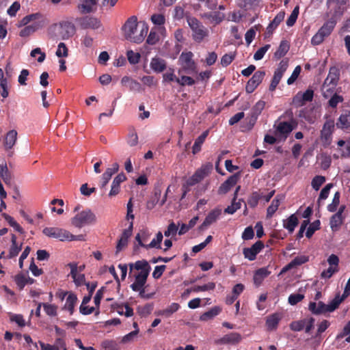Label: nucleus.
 I'll use <instances>...</instances> for the list:
<instances>
[{"instance_id":"nucleus-1","label":"nucleus","mask_w":350,"mask_h":350,"mask_svg":"<svg viewBox=\"0 0 350 350\" xmlns=\"http://www.w3.org/2000/svg\"><path fill=\"white\" fill-rule=\"evenodd\" d=\"M129 267L131 272L133 269L139 271L137 274L135 275V282L130 286L133 291H138L144 287L151 270V267L146 260H137L135 263H130Z\"/></svg>"},{"instance_id":"nucleus-2","label":"nucleus","mask_w":350,"mask_h":350,"mask_svg":"<svg viewBox=\"0 0 350 350\" xmlns=\"http://www.w3.org/2000/svg\"><path fill=\"white\" fill-rule=\"evenodd\" d=\"M339 79V69L335 66L331 67L322 86L323 95L325 98H328L334 92Z\"/></svg>"},{"instance_id":"nucleus-3","label":"nucleus","mask_w":350,"mask_h":350,"mask_svg":"<svg viewBox=\"0 0 350 350\" xmlns=\"http://www.w3.org/2000/svg\"><path fill=\"white\" fill-rule=\"evenodd\" d=\"M97 221L96 215L90 208L79 212L71 219V224L75 227L81 228L88 225H92Z\"/></svg>"},{"instance_id":"nucleus-4","label":"nucleus","mask_w":350,"mask_h":350,"mask_svg":"<svg viewBox=\"0 0 350 350\" xmlns=\"http://www.w3.org/2000/svg\"><path fill=\"white\" fill-rule=\"evenodd\" d=\"M187 23L192 30V36L195 41L200 42L208 36V31L202 23L195 17H187Z\"/></svg>"},{"instance_id":"nucleus-5","label":"nucleus","mask_w":350,"mask_h":350,"mask_svg":"<svg viewBox=\"0 0 350 350\" xmlns=\"http://www.w3.org/2000/svg\"><path fill=\"white\" fill-rule=\"evenodd\" d=\"M334 126V120L331 118L327 119L323 125L320 131V140L325 148L328 147L332 143Z\"/></svg>"},{"instance_id":"nucleus-6","label":"nucleus","mask_w":350,"mask_h":350,"mask_svg":"<svg viewBox=\"0 0 350 350\" xmlns=\"http://www.w3.org/2000/svg\"><path fill=\"white\" fill-rule=\"evenodd\" d=\"M332 3L334 5L330 8L329 11L327 12V16L329 17V20H334L337 23L338 21L340 19L345 11V8L344 7L345 2L340 0L327 1V5L329 7H331Z\"/></svg>"},{"instance_id":"nucleus-7","label":"nucleus","mask_w":350,"mask_h":350,"mask_svg":"<svg viewBox=\"0 0 350 350\" xmlns=\"http://www.w3.org/2000/svg\"><path fill=\"white\" fill-rule=\"evenodd\" d=\"M53 29L56 32L55 37L62 40L69 38L75 32V26L70 22H62L59 25H55Z\"/></svg>"},{"instance_id":"nucleus-8","label":"nucleus","mask_w":350,"mask_h":350,"mask_svg":"<svg viewBox=\"0 0 350 350\" xmlns=\"http://www.w3.org/2000/svg\"><path fill=\"white\" fill-rule=\"evenodd\" d=\"M212 169L213 165L211 163L202 165L200 169L197 170L191 177H189L187 180V185L189 187H192L198 184L210 174Z\"/></svg>"},{"instance_id":"nucleus-9","label":"nucleus","mask_w":350,"mask_h":350,"mask_svg":"<svg viewBox=\"0 0 350 350\" xmlns=\"http://www.w3.org/2000/svg\"><path fill=\"white\" fill-rule=\"evenodd\" d=\"M42 233L49 238L56 239L60 241H67L72 237L69 231L57 227H46L42 230Z\"/></svg>"},{"instance_id":"nucleus-10","label":"nucleus","mask_w":350,"mask_h":350,"mask_svg":"<svg viewBox=\"0 0 350 350\" xmlns=\"http://www.w3.org/2000/svg\"><path fill=\"white\" fill-rule=\"evenodd\" d=\"M137 18L135 16H131L122 27L124 37L131 42H134L135 36L137 33Z\"/></svg>"},{"instance_id":"nucleus-11","label":"nucleus","mask_w":350,"mask_h":350,"mask_svg":"<svg viewBox=\"0 0 350 350\" xmlns=\"http://www.w3.org/2000/svg\"><path fill=\"white\" fill-rule=\"evenodd\" d=\"M296 126L297 123L294 121L291 122H280L275 127V137L283 138V139L285 140Z\"/></svg>"},{"instance_id":"nucleus-12","label":"nucleus","mask_w":350,"mask_h":350,"mask_svg":"<svg viewBox=\"0 0 350 350\" xmlns=\"http://www.w3.org/2000/svg\"><path fill=\"white\" fill-rule=\"evenodd\" d=\"M242 339V336L239 333L230 332L220 338L216 339L214 342L217 345H237L241 342Z\"/></svg>"},{"instance_id":"nucleus-13","label":"nucleus","mask_w":350,"mask_h":350,"mask_svg":"<svg viewBox=\"0 0 350 350\" xmlns=\"http://www.w3.org/2000/svg\"><path fill=\"white\" fill-rule=\"evenodd\" d=\"M264 247V243L262 241H258L250 247H245L243 250V254L249 260H254L256 258L257 254L261 252Z\"/></svg>"},{"instance_id":"nucleus-14","label":"nucleus","mask_w":350,"mask_h":350,"mask_svg":"<svg viewBox=\"0 0 350 350\" xmlns=\"http://www.w3.org/2000/svg\"><path fill=\"white\" fill-rule=\"evenodd\" d=\"M193 55L191 52L182 53L179 61L181 62L182 68L187 74L191 73L196 69V64L192 59Z\"/></svg>"},{"instance_id":"nucleus-15","label":"nucleus","mask_w":350,"mask_h":350,"mask_svg":"<svg viewBox=\"0 0 350 350\" xmlns=\"http://www.w3.org/2000/svg\"><path fill=\"white\" fill-rule=\"evenodd\" d=\"M265 76V71L258 70L255 72L252 77L247 81L245 87V91L250 94L252 93L262 81Z\"/></svg>"},{"instance_id":"nucleus-16","label":"nucleus","mask_w":350,"mask_h":350,"mask_svg":"<svg viewBox=\"0 0 350 350\" xmlns=\"http://www.w3.org/2000/svg\"><path fill=\"white\" fill-rule=\"evenodd\" d=\"M133 229V224L130 221L129 226L126 229H124L118 240L116 245V254L122 251L128 245L129 237L132 235Z\"/></svg>"},{"instance_id":"nucleus-17","label":"nucleus","mask_w":350,"mask_h":350,"mask_svg":"<svg viewBox=\"0 0 350 350\" xmlns=\"http://www.w3.org/2000/svg\"><path fill=\"white\" fill-rule=\"evenodd\" d=\"M240 173H236L230 176L219 187V194H226L233 187L240 179Z\"/></svg>"},{"instance_id":"nucleus-18","label":"nucleus","mask_w":350,"mask_h":350,"mask_svg":"<svg viewBox=\"0 0 350 350\" xmlns=\"http://www.w3.org/2000/svg\"><path fill=\"white\" fill-rule=\"evenodd\" d=\"M221 208H215L211 211L206 217L203 223L199 226L200 230H204L210 225L215 223L221 215Z\"/></svg>"},{"instance_id":"nucleus-19","label":"nucleus","mask_w":350,"mask_h":350,"mask_svg":"<svg viewBox=\"0 0 350 350\" xmlns=\"http://www.w3.org/2000/svg\"><path fill=\"white\" fill-rule=\"evenodd\" d=\"M336 126L345 131H350V110L345 109L337 119Z\"/></svg>"},{"instance_id":"nucleus-20","label":"nucleus","mask_w":350,"mask_h":350,"mask_svg":"<svg viewBox=\"0 0 350 350\" xmlns=\"http://www.w3.org/2000/svg\"><path fill=\"white\" fill-rule=\"evenodd\" d=\"M126 180V176L123 172L118 174L113 180L109 196L112 197L118 194L120 192V184Z\"/></svg>"},{"instance_id":"nucleus-21","label":"nucleus","mask_w":350,"mask_h":350,"mask_svg":"<svg viewBox=\"0 0 350 350\" xmlns=\"http://www.w3.org/2000/svg\"><path fill=\"white\" fill-rule=\"evenodd\" d=\"M271 274L267 267H262L255 271L253 276L254 284L256 287L260 286L263 280Z\"/></svg>"},{"instance_id":"nucleus-22","label":"nucleus","mask_w":350,"mask_h":350,"mask_svg":"<svg viewBox=\"0 0 350 350\" xmlns=\"http://www.w3.org/2000/svg\"><path fill=\"white\" fill-rule=\"evenodd\" d=\"M79 24L83 29H97L100 26V22L97 18L90 16H85L78 20Z\"/></svg>"},{"instance_id":"nucleus-23","label":"nucleus","mask_w":350,"mask_h":350,"mask_svg":"<svg viewBox=\"0 0 350 350\" xmlns=\"http://www.w3.org/2000/svg\"><path fill=\"white\" fill-rule=\"evenodd\" d=\"M202 17L207 19L211 24L216 25L224 21L225 14L219 11H214L204 13Z\"/></svg>"},{"instance_id":"nucleus-24","label":"nucleus","mask_w":350,"mask_h":350,"mask_svg":"<svg viewBox=\"0 0 350 350\" xmlns=\"http://www.w3.org/2000/svg\"><path fill=\"white\" fill-rule=\"evenodd\" d=\"M282 314L280 313H273L267 318L266 325L269 330H274L278 327V323L282 319Z\"/></svg>"},{"instance_id":"nucleus-25","label":"nucleus","mask_w":350,"mask_h":350,"mask_svg":"<svg viewBox=\"0 0 350 350\" xmlns=\"http://www.w3.org/2000/svg\"><path fill=\"white\" fill-rule=\"evenodd\" d=\"M69 267H70V275L74 280L75 283L77 286H81L85 282L84 274L77 273V266L75 263H70Z\"/></svg>"},{"instance_id":"nucleus-26","label":"nucleus","mask_w":350,"mask_h":350,"mask_svg":"<svg viewBox=\"0 0 350 350\" xmlns=\"http://www.w3.org/2000/svg\"><path fill=\"white\" fill-rule=\"evenodd\" d=\"M299 224V220L295 214H292L286 219L283 220V226L289 233H293Z\"/></svg>"},{"instance_id":"nucleus-27","label":"nucleus","mask_w":350,"mask_h":350,"mask_svg":"<svg viewBox=\"0 0 350 350\" xmlns=\"http://www.w3.org/2000/svg\"><path fill=\"white\" fill-rule=\"evenodd\" d=\"M166 66V62L160 57H153L150 62V68L157 73L162 72Z\"/></svg>"},{"instance_id":"nucleus-28","label":"nucleus","mask_w":350,"mask_h":350,"mask_svg":"<svg viewBox=\"0 0 350 350\" xmlns=\"http://www.w3.org/2000/svg\"><path fill=\"white\" fill-rule=\"evenodd\" d=\"M265 102L263 100L258 101L255 105L252 107L251 111V120L252 126H253L257 120L258 116L261 113L262 111L265 108Z\"/></svg>"},{"instance_id":"nucleus-29","label":"nucleus","mask_w":350,"mask_h":350,"mask_svg":"<svg viewBox=\"0 0 350 350\" xmlns=\"http://www.w3.org/2000/svg\"><path fill=\"white\" fill-rule=\"evenodd\" d=\"M180 306L178 303H172L167 308L163 310H159L156 312L157 315L162 316L165 318L170 317L174 312L178 311Z\"/></svg>"},{"instance_id":"nucleus-30","label":"nucleus","mask_w":350,"mask_h":350,"mask_svg":"<svg viewBox=\"0 0 350 350\" xmlns=\"http://www.w3.org/2000/svg\"><path fill=\"white\" fill-rule=\"evenodd\" d=\"M345 219V216H339V214H334L329 219L330 228L333 232L338 231Z\"/></svg>"},{"instance_id":"nucleus-31","label":"nucleus","mask_w":350,"mask_h":350,"mask_svg":"<svg viewBox=\"0 0 350 350\" xmlns=\"http://www.w3.org/2000/svg\"><path fill=\"white\" fill-rule=\"evenodd\" d=\"M309 310L314 314L329 312L328 310H327V304H324L323 301H319L318 304L310 302L309 304Z\"/></svg>"},{"instance_id":"nucleus-32","label":"nucleus","mask_w":350,"mask_h":350,"mask_svg":"<svg viewBox=\"0 0 350 350\" xmlns=\"http://www.w3.org/2000/svg\"><path fill=\"white\" fill-rule=\"evenodd\" d=\"M285 13L284 12H280L273 19V21L269 23L267 28V31L269 33H272V32L278 27L280 23L284 18Z\"/></svg>"},{"instance_id":"nucleus-33","label":"nucleus","mask_w":350,"mask_h":350,"mask_svg":"<svg viewBox=\"0 0 350 350\" xmlns=\"http://www.w3.org/2000/svg\"><path fill=\"white\" fill-rule=\"evenodd\" d=\"M308 261V257L306 256H299L292 260L285 267L282 271H286L297 266L301 265Z\"/></svg>"},{"instance_id":"nucleus-34","label":"nucleus","mask_w":350,"mask_h":350,"mask_svg":"<svg viewBox=\"0 0 350 350\" xmlns=\"http://www.w3.org/2000/svg\"><path fill=\"white\" fill-rule=\"evenodd\" d=\"M336 24V21L328 19L325 23H324L319 31L323 34V36L327 37L332 33Z\"/></svg>"},{"instance_id":"nucleus-35","label":"nucleus","mask_w":350,"mask_h":350,"mask_svg":"<svg viewBox=\"0 0 350 350\" xmlns=\"http://www.w3.org/2000/svg\"><path fill=\"white\" fill-rule=\"evenodd\" d=\"M290 49V45L288 41L282 40L280 44L274 53V57L277 59H279L284 57L288 51Z\"/></svg>"},{"instance_id":"nucleus-36","label":"nucleus","mask_w":350,"mask_h":350,"mask_svg":"<svg viewBox=\"0 0 350 350\" xmlns=\"http://www.w3.org/2000/svg\"><path fill=\"white\" fill-rule=\"evenodd\" d=\"M77 301V295L72 293H70L66 298V304L63 309L67 310L70 314H72L75 311V306Z\"/></svg>"},{"instance_id":"nucleus-37","label":"nucleus","mask_w":350,"mask_h":350,"mask_svg":"<svg viewBox=\"0 0 350 350\" xmlns=\"http://www.w3.org/2000/svg\"><path fill=\"white\" fill-rule=\"evenodd\" d=\"M17 139V132L15 130H11L8 132L5 136L4 145L7 149H11L15 145Z\"/></svg>"},{"instance_id":"nucleus-38","label":"nucleus","mask_w":350,"mask_h":350,"mask_svg":"<svg viewBox=\"0 0 350 350\" xmlns=\"http://www.w3.org/2000/svg\"><path fill=\"white\" fill-rule=\"evenodd\" d=\"M208 135V131H205L195 140L194 144L192 148V152L193 154H197L201 150V146L204 142Z\"/></svg>"},{"instance_id":"nucleus-39","label":"nucleus","mask_w":350,"mask_h":350,"mask_svg":"<svg viewBox=\"0 0 350 350\" xmlns=\"http://www.w3.org/2000/svg\"><path fill=\"white\" fill-rule=\"evenodd\" d=\"M221 308L219 306H215L211 308L209 310L204 312L200 317V321H207L210 319H212L217 315H218L221 312Z\"/></svg>"},{"instance_id":"nucleus-40","label":"nucleus","mask_w":350,"mask_h":350,"mask_svg":"<svg viewBox=\"0 0 350 350\" xmlns=\"http://www.w3.org/2000/svg\"><path fill=\"white\" fill-rule=\"evenodd\" d=\"M282 200V197H280L279 196H277L271 202V204L268 206L267 209V217L271 218L273 217L274 213L278 210L280 204V201Z\"/></svg>"},{"instance_id":"nucleus-41","label":"nucleus","mask_w":350,"mask_h":350,"mask_svg":"<svg viewBox=\"0 0 350 350\" xmlns=\"http://www.w3.org/2000/svg\"><path fill=\"white\" fill-rule=\"evenodd\" d=\"M96 3V0H82V3L78 5V8L83 14L90 13Z\"/></svg>"},{"instance_id":"nucleus-42","label":"nucleus","mask_w":350,"mask_h":350,"mask_svg":"<svg viewBox=\"0 0 350 350\" xmlns=\"http://www.w3.org/2000/svg\"><path fill=\"white\" fill-rule=\"evenodd\" d=\"M163 239V234L161 232H158L156 234V237L152 240V241L145 246L146 250L150 248L161 249V243Z\"/></svg>"},{"instance_id":"nucleus-43","label":"nucleus","mask_w":350,"mask_h":350,"mask_svg":"<svg viewBox=\"0 0 350 350\" xmlns=\"http://www.w3.org/2000/svg\"><path fill=\"white\" fill-rule=\"evenodd\" d=\"M121 82L122 84L128 83L130 90L138 92L141 90V84L137 81L130 79L129 77H124Z\"/></svg>"},{"instance_id":"nucleus-44","label":"nucleus","mask_w":350,"mask_h":350,"mask_svg":"<svg viewBox=\"0 0 350 350\" xmlns=\"http://www.w3.org/2000/svg\"><path fill=\"white\" fill-rule=\"evenodd\" d=\"M262 198V194L258 191H253L247 199V204L251 208H255L258 201Z\"/></svg>"},{"instance_id":"nucleus-45","label":"nucleus","mask_w":350,"mask_h":350,"mask_svg":"<svg viewBox=\"0 0 350 350\" xmlns=\"http://www.w3.org/2000/svg\"><path fill=\"white\" fill-rule=\"evenodd\" d=\"M0 177L5 184L9 183L11 180V174L8 170L6 163L0 164Z\"/></svg>"},{"instance_id":"nucleus-46","label":"nucleus","mask_w":350,"mask_h":350,"mask_svg":"<svg viewBox=\"0 0 350 350\" xmlns=\"http://www.w3.org/2000/svg\"><path fill=\"white\" fill-rule=\"evenodd\" d=\"M39 28L38 23H34L28 26L25 27L22 29L19 33L21 37H27L35 32Z\"/></svg>"},{"instance_id":"nucleus-47","label":"nucleus","mask_w":350,"mask_h":350,"mask_svg":"<svg viewBox=\"0 0 350 350\" xmlns=\"http://www.w3.org/2000/svg\"><path fill=\"white\" fill-rule=\"evenodd\" d=\"M332 183L327 184L321 191L319 196L317 200V204L319 206H321V202L327 199L329 196L330 189L333 187Z\"/></svg>"},{"instance_id":"nucleus-48","label":"nucleus","mask_w":350,"mask_h":350,"mask_svg":"<svg viewBox=\"0 0 350 350\" xmlns=\"http://www.w3.org/2000/svg\"><path fill=\"white\" fill-rule=\"evenodd\" d=\"M148 31V27L145 23H143L141 29L139 31V33L136 34L135 36L134 42L135 43H141L144 40L145 37L146 36Z\"/></svg>"},{"instance_id":"nucleus-49","label":"nucleus","mask_w":350,"mask_h":350,"mask_svg":"<svg viewBox=\"0 0 350 350\" xmlns=\"http://www.w3.org/2000/svg\"><path fill=\"white\" fill-rule=\"evenodd\" d=\"M340 193L339 191H336L334 195V198L332 199V202L331 204L327 205V211L334 213L337 210V208L340 204Z\"/></svg>"},{"instance_id":"nucleus-50","label":"nucleus","mask_w":350,"mask_h":350,"mask_svg":"<svg viewBox=\"0 0 350 350\" xmlns=\"http://www.w3.org/2000/svg\"><path fill=\"white\" fill-rule=\"evenodd\" d=\"M342 299L340 298V293H338L336 297L327 304V310L329 312H332L337 309L339 305L342 303Z\"/></svg>"},{"instance_id":"nucleus-51","label":"nucleus","mask_w":350,"mask_h":350,"mask_svg":"<svg viewBox=\"0 0 350 350\" xmlns=\"http://www.w3.org/2000/svg\"><path fill=\"white\" fill-rule=\"evenodd\" d=\"M321 222L319 219L312 222L309 227L307 228L306 232V236L307 238L310 239L312 237L315 231L320 229Z\"/></svg>"},{"instance_id":"nucleus-52","label":"nucleus","mask_w":350,"mask_h":350,"mask_svg":"<svg viewBox=\"0 0 350 350\" xmlns=\"http://www.w3.org/2000/svg\"><path fill=\"white\" fill-rule=\"evenodd\" d=\"M101 347L106 350H118V342L114 340H105L101 342Z\"/></svg>"},{"instance_id":"nucleus-53","label":"nucleus","mask_w":350,"mask_h":350,"mask_svg":"<svg viewBox=\"0 0 350 350\" xmlns=\"http://www.w3.org/2000/svg\"><path fill=\"white\" fill-rule=\"evenodd\" d=\"M153 310V305L147 304L144 306H139L137 308V313L142 317L148 316Z\"/></svg>"},{"instance_id":"nucleus-54","label":"nucleus","mask_w":350,"mask_h":350,"mask_svg":"<svg viewBox=\"0 0 350 350\" xmlns=\"http://www.w3.org/2000/svg\"><path fill=\"white\" fill-rule=\"evenodd\" d=\"M325 182V177L323 176H315L311 182V185L315 191L319 190L321 185Z\"/></svg>"},{"instance_id":"nucleus-55","label":"nucleus","mask_w":350,"mask_h":350,"mask_svg":"<svg viewBox=\"0 0 350 350\" xmlns=\"http://www.w3.org/2000/svg\"><path fill=\"white\" fill-rule=\"evenodd\" d=\"M284 74L280 73L275 70L273 79L271 80V84L269 85V90L273 92L275 90L276 87L279 84L281 79L282 78Z\"/></svg>"},{"instance_id":"nucleus-56","label":"nucleus","mask_w":350,"mask_h":350,"mask_svg":"<svg viewBox=\"0 0 350 350\" xmlns=\"http://www.w3.org/2000/svg\"><path fill=\"white\" fill-rule=\"evenodd\" d=\"M299 8L298 5H297L293 9V10L291 12V15L287 18V21H286L287 26L291 27V26H293L295 23V22H296V21L297 19L298 15H299Z\"/></svg>"},{"instance_id":"nucleus-57","label":"nucleus","mask_w":350,"mask_h":350,"mask_svg":"<svg viewBox=\"0 0 350 350\" xmlns=\"http://www.w3.org/2000/svg\"><path fill=\"white\" fill-rule=\"evenodd\" d=\"M241 201L243 202V200H239L237 202L232 200L231 205L224 209V213L231 215L234 214L237 210L241 208Z\"/></svg>"},{"instance_id":"nucleus-58","label":"nucleus","mask_w":350,"mask_h":350,"mask_svg":"<svg viewBox=\"0 0 350 350\" xmlns=\"http://www.w3.org/2000/svg\"><path fill=\"white\" fill-rule=\"evenodd\" d=\"M55 54L58 57H66L68 55V49L64 42L58 44Z\"/></svg>"},{"instance_id":"nucleus-59","label":"nucleus","mask_w":350,"mask_h":350,"mask_svg":"<svg viewBox=\"0 0 350 350\" xmlns=\"http://www.w3.org/2000/svg\"><path fill=\"white\" fill-rule=\"evenodd\" d=\"M43 308L46 314L50 317H55L57 314V306L55 305L44 303Z\"/></svg>"},{"instance_id":"nucleus-60","label":"nucleus","mask_w":350,"mask_h":350,"mask_svg":"<svg viewBox=\"0 0 350 350\" xmlns=\"http://www.w3.org/2000/svg\"><path fill=\"white\" fill-rule=\"evenodd\" d=\"M176 82H177L181 86L193 85L195 84V80L191 77L182 76L180 78H176Z\"/></svg>"},{"instance_id":"nucleus-61","label":"nucleus","mask_w":350,"mask_h":350,"mask_svg":"<svg viewBox=\"0 0 350 350\" xmlns=\"http://www.w3.org/2000/svg\"><path fill=\"white\" fill-rule=\"evenodd\" d=\"M304 298V295L300 293H293L288 297V301L291 306H295Z\"/></svg>"},{"instance_id":"nucleus-62","label":"nucleus","mask_w":350,"mask_h":350,"mask_svg":"<svg viewBox=\"0 0 350 350\" xmlns=\"http://www.w3.org/2000/svg\"><path fill=\"white\" fill-rule=\"evenodd\" d=\"M126 142H127V144L131 147L135 146L137 145L138 136H137V133L134 130L129 132Z\"/></svg>"},{"instance_id":"nucleus-63","label":"nucleus","mask_w":350,"mask_h":350,"mask_svg":"<svg viewBox=\"0 0 350 350\" xmlns=\"http://www.w3.org/2000/svg\"><path fill=\"white\" fill-rule=\"evenodd\" d=\"M270 44H265L264 46L260 47L258 49L254 55V59L255 60H260L263 58L266 52L269 50L270 48Z\"/></svg>"},{"instance_id":"nucleus-64","label":"nucleus","mask_w":350,"mask_h":350,"mask_svg":"<svg viewBox=\"0 0 350 350\" xmlns=\"http://www.w3.org/2000/svg\"><path fill=\"white\" fill-rule=\"evenodd\" d=\"M346 336H348L346 338L345 341L350 342V321L345 325L342 332L338 334L336 339L342 338Z\"/></svg>"}]
</instances>
